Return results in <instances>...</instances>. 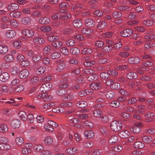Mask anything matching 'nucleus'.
Returning a JSON list of instances; mask_svg holds the SVG:
<instances>
[{"instance_id":"864d4df0","label":"nucleus","mask_w":155,"mask_h":155,"mask_svg":"<svg viewBox=\"0 0 155 155\" xmlns=\"http://www.w3.org/2000/svg\"><path fill=\"white\" fill-rule=\"evenodd\" d=\"M70 52L73 54L77 55L80 53V50L77 48H72L70 49Z\"/></svg>"},{"instance_id":"4c0bfd02","label":"nucleus","mask_w":155,"mask_h":155,"mask_svg":"<svg viewBox=\"0 0 155 155\" xmlns=\"http://www.w3.org/2000/svg\"><path fill=\"white\" fill-rule=\"evenodd\" d=\"M46 70V68L44 66L41 67L37 69L36 73L37 75H40L43 73Z\"/></svg>"},{"instance_id":"0eeeda50","label":"nucleus","mask_w":155,"mask_h":155,"mask_svg":"<svg viewBox=\"0 0 155 155\" xmlns=\"http://www.w3.org/2000/svg\"><path fill=\"white\" fill-rule=\"evenodd\" d=\"M22 34L23 35L28 37H31L34 35V31L31 29H25L22 31Z\"/></svg>"},{"instance_id":"8fccbe9b","label":"nucleus","mask_w":155,"mask_h":155,"mask_svg":"<svg viewBox=\"0 0 155 155\" xmlns=\"http://www.w3.org/2000/svg\"><path fill=\"white\" fill-rule=\"evenodd\" d=\"M61 54L60 53L58 52H54L51 55L50 57L52 59H54L59 58L60 57Z\"/></svg>"},{"instance_id":"ddd939ff","label":"nucleus","mask_w":155,"mask_h":155,"mask_svg":"<svg viewBox=\"0 0 155 155\" xmlns=\"http://www.w3.org/2000/svg\"><path fill=\"white\" fill-rule=\"evenodd\" d=\"M20 121L18 119H14L11 122V125L12 127L15 128H18L20 125Z\"/></svg>"},{"instance_id":"09e8293b","label":"nucleus","mask_w":155,"mask_h":155,"mask_svg":"<svg viewBox=\"0 0 155 155\" xmlns=\"http://www.w3.org/2000/svg\"><path fill=\"white\" fill-rule=\"evenodd\" d=\"M13 46L16 48L19 49L21 48L22 43L20 41H15L13 43Z\"/></svg>"},{"instance_id":"4d7b16f0","label":"nucleus","mask_w":155,"mask_h":155,"mask_svg":"<svg viewBox=\"0 0 155 155\" xmlns=\"http://www.w3.org/2000/svg\"><path fill=\"white\" fill-rule=\"evenodd\" d=\"M144 38L148 40H146L145 42H147L150 41L149 39H155V35L152 34L150 35H146L144 37Z\"/></svg>"},{"instance_id":"c03bdc74","label":"nucleus","mask_w":155,"mask_h":155,"mask_svg":"<svg viewBox=\"0 0 155 155\" xmlns=\"http://www.w3.org/2000/svg\"><path fill=\"white\" fill-rule=\"evenodd\" d=\"M107 26V23L105 21H100L97 25V27L100 29H103Z\"/></svg>"},{"instance_id":"ea45409f","label":"nucleus","mask_w":155,"mask_h":155,"mask_svg":"<svg viewBox=\"0 0 155 155\" xmlns=\"http://www.w3.org/2000/svg\"><path fill=\"white\" fill-rule=\"evenodd\" d=\"M127 77L128 79H135L137 77V74L134 72H130L127 75Z\"/></svg>"},{"instance_id":"6ab92c4d","label":"nucleus","mask_w":155,"mask_h":155,"mask_svg":"<svg viewBox=\"0 0 155 155\" xmlns=\"http://www.w3.org/2000/svg\"><path fill=\"white\" fill-rule=\"evenodd\" d=\"M20 21L22 24L25 25H28L30 23L31 19L28 17H25L22 18Z\"/></svg>"},{"instance_id":"0e129e2a","label":"nucleus","mask_w":155,"mask_h":155,"mask_svg":"<svg viewBox=\"0 0 155 155\" xmlns=\"http://www.w3.org/2000/svg\"><path fill=\"white\" fill-rule=\"evenodd\" d=\"M93 142L91 141H86L83 143L84 146L86 147H90L93 146Z\"/></svg>"},{"instance_id":"603ef678","label":"nucleus","mask_w":155,"mask_h":155,"mask_svg":"<svg viewBox=\"0 0 155 155\" xmlns=\"http://www.w3.org/2000/svg\"><path fill=\"white\" fill-rule=\"evenodd\" d=\"M153 21L151 20L147 19L144 21L143 23V25L147 26H150L153 25Z\"/></svg>"},{"instance_id":"69168bd1","label":"nucleus","mask_w":155,"mask_h":155,"mask_svg":"<svg viewBox=\"0 0 155 155\" xmlns=\"http://www.w3.org/2000/svg\"><path fill=\"white\" fill-rule=\"evenodd\" d=\"M8 130V127L6 124H2L1 125V132H5Z\"/></svg>"},{"instance_id":"39448f33","label":"nucleus","mask_w":155,"mask_h":155,"mask_svg":"<svg viewBox=\"0 0 155 155\" xmlns=\"http://www.w3.org/2000/svg\"><path fill=\"white\" fill-rule=\"evenodd\" d=\"M52 87V84L49 82L42 84L40 88V91L42 92L50 90Z\"/></svg>"},{"instance_id":"13d9d810","label":"nucleus","mask_w":155,"mask_h":155,"mask_svg":"<svg viewBox=\"0 0 155 155\" xmlns=\"http://www.w3.org/2000/svg\"><path fill=\"white\" fill-rule=\"evenodd\" d=\"M19 71V68L17 67L12 68L10 70V72L12 75H15Z\"/></svg>"},{"instance_id":"2f4dec72","label":"nucleus","mask_w":155,"mask_h":155,"mask_svg":"<svg viewBox=\"0 0 155 155\" xmlns=\"http://www.w3.org/2000/svg\"><path fill=\"white\" fill-rule=\"evenodd\" d=\"M84 136L87 138H92L94 135V133L93 131L91 130L86 131L84 132Z\"/></svg>"},{"instance_id":"4468645a","label":"nucleus","mask_w":155,"mask_h":155,"mask_svg":"<svg viewBox=\"0 0 155 155\" xmlns=\"http://www.w3.org/2000/svg\"><path fill=\"white\" fill-rule=\"evenodd\" d=\"M44 39L39 36L35 37L33 39V41L36 44H41L45 42Z\"/></svg>"},{"instance_id":"f3484780","label":"nucleus","mask_w":155,"mask_h":155,"mask_svg":"<svg viewBox=\"0 0 155 155\" xmlns=\"http://www.w3.org/2000/svg\"><path fill=\"white\" fill-rule=\"evenodd\" d=\"M16 35V32L13 30H9L5 33L6 37L9 38H12L14 37Z\"/></svg>"},{"instance_id":"49530a36","label":"nucleus","mask_w":155,"mask_h":155,"mask_svg":"<svg viewBox=\"0 0 155 155\" xmlns=\"http://www.w3.org/2000/svg\"><path fill=\"white\" fill-rule=\"evenodd\" d=\"M24 88V86L21 84L16 86L15 87V92H20L23 91Z\"/></svg>"},{"instance_id":"6e6d98bb","label":"nucleus","mask_w":155,"mask_h":155,"mask_svg":"<svg viewBox=\"0 0 155 155\" xmlns=\"http://www.w3.org/2000/svg\"><path fill=\"white\" fill-rule=\"evenodd\" d=\"M95 72V71L92 69L88 68L84 69L83 71V72L84 74H93Z\"/></svg>"},{"instance_id":"774afa93","label":"nucleus","mask_w":155,"mask_h":155,"mask_svg":"<svg viewBox=\"0 0 155 155\" xmlns=\"http://www.w3.org/2000/svg\"><path fill=\"white\" fill-rule=\"evenodd\" d=\"M108 73L109 75L113 77L116 76L118 74V72L113 69L109 70L108 71Z\"/></svg>"},{"instance_id":"cd10ccee","label":"nucleus","mask_w":155,"mask_h":155,"mask_svg":"<svg viewBox=\"0 0 155 155\" xmlns=\"http://www.w3.org/2000/svg\"><path fill=\"white\" fill-rule=\"evenodd\" d=\"M33 149L36 152H41L44 149V147L41 145L35 144L33 146Z\"/></svg>"},{"instance_id":"5701e85b","label":"nucleus","mask_w":155,"mask_h":155,"mask_svg":"<svg viewBox=\"0 0 155 155\" xmlns=\"http://www.w3.org/2000/svg\"><path fill=\"white\" fill-rule=\"evenodd\" d=\"M9 74L6 72H4L1 74V81H5L9 78Z\"/></svg>"},{"instance_id":"79ce46f5","label":"nucleus","mask_w":155,"mask_h":155,"mask_svg":"<svg viewBox=\"0 0 155 155\" xmlns=\"http://www.w3.org/2000/svg\"><path fill=\"white\" fill-rule=\"evenodd\" d=\"M87 105V103L84 101H81L76 104L77 107L83 108L86 107Z\"/></svg>"},{"instance_id":"c85d7f7f","label":"nucleus","mask_w":155,"mask_h":155,"mask_svg":"<svg viewBox=\"0 0 155 155\" xmlns=\"http://www.w3.org/2000/svg\"><path fill=\"white\" fill-rule=\"evenodd\" d=\"M55 105V103L54 102H51L46 104L43 106V108L45 110H49Z\"/></svg>"},{"instance_id":"f257e3e1","label":"nucleus","mask_w":155,"mask_h":155,"mask_svg":"<svg viewBox=\"0 0 155 155\" xmlns=\"http://www.w3.org/2000/svg\"><path fill=\"white\" fill-rule=\"evenodd\" d=\"M58 124L55 122L51 120H49L48 123L44 126L45 129L48 131H53L54 130L53 127H58Z\"/></svg>"},{"instance_id":"58836bf2","label":"nucleus","mask_w":155,"mask_h":155,"mask_svg":"<svg viewBox=\"0 0 155 155\" xmlns=\"http://www.w3.org/2000/svg\"><path fill=\"white\" fill-rule=\"evenodd\" d=\"M82 5L80 4L73 5L71 6V9L74 12H76L78 9L82 8Z\"/></svg>"},{"instance_id":"bb28decb","label":"nucleus","mask_w":155,"mask_h":155,"mask_svg":"<svg viewBox=\"0 0 155 155\" xmlns=\"http://www.w3.org/2000/svg\"><path fill=\"white\" fill-rule=\"evenodd\" d=\"M38 29L44 32H48L51 30V28L48 26H42L38 27Z\"/></svg>"},{"instance_id":"6e6552de","label":"nucleus","mask_w":155,"mask_h":155,"mask_svg":"<svg viewBox=\"0 0 155 155\" xmlns=\"http://www.w3.org/2000/svg\"><path fill=\"white\" fill-rule=\"evenodd\" d=\"M50 18L47 17H43L40 18L38 20V22L41 24H48L50 22Z\"/></svg>"},{"instance_id":"aec40b11","label":"nucleus","mask_w":155,"mask_h":155,"mask_svg":"<svg viewBox=\"0 0 155 155\" xmlns=\"http://www.w3.org/2000/svg\"><path fill=\"white\" fill-rule=\"evenodd\" d=\"M51 45L56 48H59L61 47L63 45V42L60 41H54L51 44Z\"/></svg>"},{"instance_id":"393cba45","label":"nucleus","mask_w":155,"mask_h":155,"mask_svg":"<svg viewBox=\"0 0 155 155\" xmlns=\"http://www.w3.org/2000/svg\"><path fill=\"white\" fill-rule=\"evenodd\" d=\"M100 131L102 135H106L109 134V130L106 127L103 126L100 127Z\"/></svg>"},{"instance_id":"c9c22d12","label":"nucleus","mask_w":155,"mask_h":155,"mask_svg":"<svg viewBox=\"0 0 155 155\" xmlns=\"http://www.w3.org/2000/svg\"><path fill=\"white\" fill-rule=\"evenodd\" d=\"M18 114L22 120L25 121L26 120L27 115L25 112L24 111H21L19 112Z\"/></svg>"},{"instance_id":"20e7f679","label":"nucleus","mask_w":155,"mask_h":155,"mask_svg":"<svg viewBox=\"0 0 155 155\" xmlns=\"http://www.w3.org/2000/svg\"><path fill=\"white\" fill-rule=\"evenodd\" d=\"M68 74L65 73L61 76V78L62 79V80L60 82V84L59 86V88H66L68 87V85L67 84L64 83H62V82L66 81H68V80L66 78L68 77Z\"/></svg>"},{"instance_id":"dca6fc26","label":"nucleus","mask_w":155,"mask_h":155,"mask_svg":"<svg viewBox=\"0 0 155 155\" xmlns=\"http://www.w3.org/2000/svg\"><path fill=\"white\" fill-rule=\"evenodd\" d=\"M15 143L17 145L21 146L24 143V140L21 137H18L15 139Z\"/></svg>"},{"instance_id":"b1692460","label":"nucleus","mask_w":155,"mask_h":155,"mask_svg":"<svg viewBox=\"0 0 155 155\" xmlns=\"http://www.w3.org/2000/svg\"><path fill=\"white\" fill-rule=\"evenodd\" d=\"M93 92V91H91L89 89H86L80 91L79 93V94L81 96H84L91 94Z\"/></svg>"},{"instance_id":"7ed1b4c3","label":"nucleus","mask_w":155,"mask_h":155,"mask_svg":"<svg viewBox=\"0 0 155 155\" xmlns=\"http://www.w3.org/2000/svg\"><path fill=\"white\" fill-rule=\"evenodd\" d=\"M64 60L62 59H60L57 60L56 62L58 64L55 68V71L57 72H60L62 71L65 67L66 65L64 62Z\"/></svg>"},{"instance_id":"412c9836","label":"nucleus","mask_w":155,"mask_h":155,"mask_svg":"<svg viewBox=\"0 0 155 155\" xmlns=\"http://www.w3.org/2000/svg\"><path fill=\"white\" fill-rule=\"evenodd\" d=\"M21 13L19 11H15L11 12L9 13V15L11 17L18 18L21 15Z\"/></svg>"},{"instance_id":"de8ad7c7","label":"nucleus","mask_w":155,"mask_h":155,"mask_svg":"<svg viewBox=\"0 0 155 155\" xmlns=\"http://www.w3.org/2000/svg\"><path fill=\"white\" fill-rule=\"evenodd\" d=\"M5 103H8L9 104L13 106H17L19 105V104H15L16 101L13 99L11 98L9 100L7 101H5Z\"/></svg>"},{"instance_id":"7c9ffc66","label":"nucleus","mask_w":155,"mask_h":155,"mask_svg":"<svg viewBox=\"0 0 155 155\" xmlns=\"http://www.w3.org/2000/svg\"><path fill=\"white\" fill-rule=\"evenodd\" d=\"M130 130L134 133L137 134L139 133L141 131V129L139 127L134 126L131 127L130 128Z\"/></svg>"},{"instance_id":"2eb2a0df","label":"nucleus","mask_w":155,"mask_h":155,"mask_svg":"<svg viewBox=\"0 0 155 155\" xmlns=\"http://www.w3.org/2000/svg\"><path fill=\"white\" fill-rule=\"evenodd\" d=\"M129 132L127 130H123L119 133L118 135L120 137L122 138H126L129 135Z\"/></svg>"},{"instance_id":"e433bc0d","label":"nucleus","mask_w":155,"mask_h":155,"mask_svg":"<svg viewBox=\"0 0 155 155\" xmlns=\"http://www.w3.org/2000/svg\"><path fill=\"white\" fill-rule=\"evenodd\" d=\"M145 107L143 105H140L137 108V110L136 111V113L138 114H142L144 112Z\"/></svg>"},{"instance_id":"37998d69","label":"nucleus","mask_w":155,"mask_h":155,"mask_svg":"<svg viewBox=\"0 0 155 155\" xmlns=\"http://www.w3.org/2000/svg\"><path fill=\"white\" fill-rule=\"evenodd\" d=\"M41 58V57L38 54H34L32 58V61L35 62L39 61Z\"/></svg>"},{"instance_id":"72a5a7b5","label":"nucleus","mask_w":155,"mask_h":155,"mask_svg":"<svg viewBox=\"0 0 155 155\" xmlns=\"http://www.w3.org/2000/svg\"><path fill=\"white\" fill-rule=\"evenodd\" d=\"M76 96L71 94H68L66 95H65L63 97V100L65 101L71 100L74 99Z\"/></svg>"},{"instance_id":"052dcab7","label":"nucleus","mask_w":155,"mask_h":155,"mask_svg":"<svg viewBox=\"0 0 155 155\" xmlns=\"http://www.w3.org/2000/svg\"><path fill=\"white\" fill-rule=\"evenodd\" d=\"M92 50L89 48H85L82 51V54H89L92 52Z\"/></svg>"},{"instance_id":"a19ab883","label":"nucleus","mask_w":155,"mask_h":155,"mask_svg":"<svg viewBox=\"0 0 155 155\" xmlns=\"http://www.w3.org/2000/svg\"><path fill=\"white\" fill-rule=\"evenodd\" d=\"M8 50L7 46L5 45H1V54H4L7 52Z\"/></svg>"},{"instance_id":"f8f14e48","label":"nucleus","mask_w":155,"mask_h":155,"mask_svg":"<svg viewBox=\"0 0 155 155\" xmlns=\"http://www.w3.org/2000/svg\"><path fill=\"white\" fill-rule=\"evenodd\" d=\"M19 5L17 4L12 3L9 5L8 6V9L11 11L18 10L19 8Z\"/></svg>"},{"instance_id":"9b49d317","label":"nucleus","mask_w":155,"mask_h":155,"mask_svg":"<svg viewBox=\"0 0 155 155\" xmlns=\"http://www.w3.org/2000/svg\"><path fill=\"white\" fill-rule=\"evenodd\" d=\"M29 75V71L27 69H24L21 71L19 74V77L21 78H25L27 77Z\"/></svg>"},{"instance_id":"c756f323","label":"nucleus","mask_w":155,"mask_h":155,"mask_svg":"<svg viewBox=\"0 0 155 155\" xmlns=\"http://www.w3.org/2000/svg\"><path fill=\"white\" fill-rule=\"evenodd\" d=\"M92 32V30L89 28H84L81 30V33L86 35L90 34Z\"/></svg>"},{"instance_id":"f704fd0d","label":"nucleus","mask_w":155,"mask_h":155,"mask_svg":"<svg viewBox=\"0 0 155 155\" xmlns=\"http://www.w3.org/2000/svg\"><path fill=\"white\" fill-rule=\"evenodd\" d=\"M144 146V144L141 141H138L135 143L134 145V147L135 148L141 149Z\"/></svg>"},{"instance_id":"e2e57ef3","label":"nucleus","mask_w":155,"mask_h":155,"mask_svg":"<svg viewBox=\"0 0 155 155\" xmlns=\"http://www.w3.org/2000/svg\"><path fill=\"white\" fill-rule=\"evenodd\" d=\"M105 95L106 97L111 98L114 97V94L112 91H109L105 93Z\"/></svg>"},{"instance_id":"4be33fe9","label":"nucleus","mask_w":155,"mask_h":155,"mask_svg":"<svg viewBox=\"0 0 155 155\" xmlns=\"http://www.w3.org/2000/svg\"><path fill=\"white\" fill-rule=\"evenodd\" d=\"M140 61V59L137 57L131 58L128 59V62L131 64H137Z\"/></svg>"},{"instance_id":"9d476101","label":"nucleus","mask_w":155,"mask_h":155,"mask_svg":"<svg viewBox=\"0 0 155 155\" xmlns=\"http://www.w3.org/2000/svg\"><path fill=\"white\" fill-rule=\"evenodd\" d=\"M102 84L100 82H94L90 85L91 88L96 90L100 89L101 87Z\"/></svg>"},{"instance_id":"3c124183","label":"nucleus","mask_w":155,"mask_h":155,"mask_svg":"<svg viewBox=\"0 0 155 155\" xmlns=\"http://www.w3.org/2000/svg\"><path fill=\"white\" fill-rule=\"evenodd\" d=\"M152 140V138L150 136H144L142 138V141L145 143H150Z\"/></svg>"},{"instance_id":"680f3d73","label":"nucleus","mask_w":155,"mask_h":155,"mask_svg":"<svg viewBox=\"0 0 155 155\" xmlns=\"http://www.w3.org/2000/svg\"><path fill=\"white\" fill-rule=\"evenodd\" d=\"M101 153V151L100 150L94 148L91 149V155H98Z\"/></svg>"},{"instance_id":"a211bd4d","label":"nucleus","mask_w":155,"mask_h":155,"mask_svg":"<svg viewBox=\"0 0 155 155\" xmlns=\"http://www.w3.org/2000/svg\"><path fill=\"white\" fill-rule=\"evenodd\" d=\"M85 25L88 27H92L95 25V22L92 19L90 18L86 19L84 22Z\"/></svg>"},{"instance_id":"bf43d9fd","label":"nucleus","mask_w":155,"mask_h":155,"mask_svg":"<svg viewBox=\"0 0 155 155\" xmlns=\"http://www.w3.org/2000/svg\"><path fill=\"white\" fill-rule=\"evenodd\" d=\"M7 143H1V149L5 150L10 149V146Z\"/></svg>"},{"instance_id":"5fc2aeb1","label":"nucleus","mask_w":155,"mask_h":155,"mask_svg":"<svg viewBox=\"0 0 155 155\" xmlns=\"http://www.w3.org/2000/svg\"><path fill=\"white\" fill-rule=\"evenodd\" d=\"M52 78V76L50 75L42 77L40 80L41 82H45L51 80Z\"/></svg>"},{"instance_id":"a18cd8bd","label":"nucleus","mask_w":155,"mask_h":155,"mask_svg":"<svg viewBox=\"0 0 155 155\" xmlns=\"http://www.w3.org/2000/svg\"><path fill=\"white\" fill-rule=\"evenodd\" d=\"M73 25L76 27L79 28L82 26V23L80 20L77 19L74 21Z\"/></svg>"},{"instance_id":"423d86ee","label":"nucleus","mask_w":155,"mask_h":155,"mask_svg":"<svg viewBox=\"0 0 155 155\" xmlns=\"http://www.w3.org/2000/svg\"><path fill=\"white\" fill-rule=\"evenodd\" d=\"M133 30L129 28H127L123 30L120 33V35L123 37H128L133 33Z\"/></svg>"},{"instance_id":"1a4fd4ad","label":"nucleus","mask_w":155,"mask_h":155,"mask_svg":"<svg viewBox=\"0 0 155 155\" xmlns=\"http://www.w3.org/2000/svg\"><path fill=\"white\" fill-rule=\"evenodd\" d=\"M118 140V137L117 136L115 135L111 136L109 138L108 142L110 144H114L116 143Z\"/></svg>"},{"instance_id":"338daca9","label":"nucleus","mask_w":155,"mask_h":155,"mask_svg":"<svg viewBox=\"0 0 155 155\" xmlns=\"http://www.w3.org/2000/svg\"><path fill=\"white\" fill-rule=\"evenodd\" d=\"M4 59L8 62H11L14 59L12 55L9 54L6 55L4 57Z\"/></svg>"},{"instance_id":"a878e982","label":"nucleus","mask_w":155,"mask_h":155,"mask_svg":"<svg viewBox=\"0 0 155 155\" xmlns=\"http://www.w3.org/2000/svg\"><path fill=\"white\" fill-rule=\"evenodd\" d=\"M44 141L45 144L47 145L51 144L53 142V138L50 136H47L45 138Z\"/></svg>"},{"instance_id":"f03ea898","label":"nucleus","mask_w":155,"mask_h":155,"mask_svg":"<svg viewBox=\"0 0 155 155\" xmlns=\"http://www.w3.org/2000/svg\"><path fill=\"white\" fill-rule=\"evenodd\" d=\"M122 127L121 122L118 121H114L110 123V127L113 131L115 132L118 131L120 130Z\"/></svg>"},{"instance_id":"473e14b6","label":"nucleus","mask_w":155,"mask_h":155,"mask_svg":"<svg viewBox=\"0 0 155 155\" xmlns=\"http://www.w3.org/2000/svg\"><path fill=\"white\" fill-rule=\"evenodd\" d=\"M83 124L86 128H93L94 126L93 123L92 121L88 120L84 121Z\"/></svg>"}]
</instances>
